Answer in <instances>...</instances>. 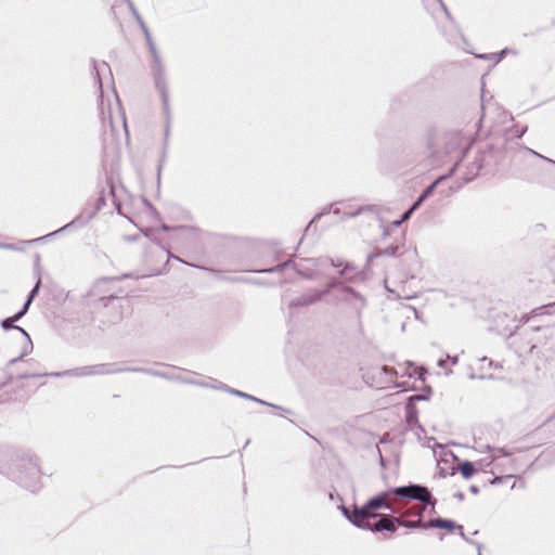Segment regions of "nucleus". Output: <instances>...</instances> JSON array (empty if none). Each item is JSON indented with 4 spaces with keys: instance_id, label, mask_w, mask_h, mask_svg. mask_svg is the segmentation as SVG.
<instances>
[{
    "instance_id": "nucleus-30",
    "label": "nucleus",
    "mask_w": 555,
    "mask_h": 555,
    "mask_svg": "<svg viewBox=\"0 0 555 555\" xmlns=\"http://www.w3.org/2000/svg\"><path fill=\"white\" fill-rule=\"evenodd\" d=\"M40 286H41V279L38 278L35 286L33 287V289L30 291L28 297H27V300L31 301L35 299V297L38 295L39 293V289H40Z\"/></svg>"
},
{
    "instance_id": "nucleus-19",
    "label": "nucleus",
    "mask_w": 555,
    "mask_h": 555,
    "mask_svg": "<svg viewBox=\"0 0 555 555\" xmlns=\"http://www.w3.org/2000/svg\"><path fill=\"white\" fill-rule=\"evenodd\" d=\"M92 64H93V70H94V78H95V81H96L99 90H100V96L102 99L103 98V85H102L101 75L104 72H108L111 74V68L106 62L96 63L95 61H92Z\"/></svg>"
},
{
    "instance_id": "nucleus-28",
    "label": "nucleus",
    "mask_w": 555,
    "mask_h": 555,
    "mask_svg": "<svg viewBox=\"0 0 555 555\" xmlns=\"http://www.w3.org/2000/svg\"><path fill=\"white\" fill-rule=\"evenodd\" d=\"M296 273L306 280H313L315 278V273L311 270H302L299 267L296 268Z\"/></svg>"
},
{
    "instance_id": "nucleus-25",
    "label": "nucleus",
    "mask_w": 555,
    "mask_h": 555,
    "mask_svg": "<svg viewBox=\"0 0 555 555\" xmlns=\"http://www.w3.org/2000/svg\"><path fill=\"white\" fill-rule=\"evenodd\" d=\"M126 371L146 373L149 375L157 376V377H162V378H166V379L173 378L171 375H169L165 372L156 371L153 369L135 367V369H127Z\"/></svg>"
},
{
    "instance_id": "nucleus-26",
    "label": "nucleus",
    "mask_w": 555,
    "mask_h": 555,
    "mask_svg": "<svg viewBox=\"0 0 555 555\" xmlns=\"http://www.w3.org/2000/svg\"><path fill=\"white\" fill-rule=\"evenodd\" d=\"M448 176H441L439 178H437L430 185H428L423 192L422 194L420 195L421 197V201H425L426 198H428L434 190L436 189L437 184L442 181L443 179H446Z\"/></svg>"
},
{
    "instance_id": "nucleus-10",
    "label": "nucleus",
    "mask_w": 555,
    "mask_h": 555,
    "mask_svg": "<svg viewBox=\"0 0 555 555\" xmlns=\"http://www.w3.org/2000/svg\"><path fill=\"white\" fill-rule=\"evenodd\" d=\"M527 126H519V125H514L509 130H507L506 132V138H505V144H506V147L509 146L511 149L513 147V145H515L517 147V150L519 152H525V153H528V154H531L538 158H541L545 162H548L553 165H555V160H552L541 154H539L538 152L533 151L532 149L530 147H527V146H524V145H519L518 143H509L508 142V138L511 139H520L526 132H527Z\"/></svg>"
},
{
    "instance_id": "nucleus-23",
    "label": "nucleus",
    "mask_w": 555,
    "mask_h": 555,
    "mask_svg": "<svg viewBox=\"0 0 555 555\" xmlns=\"http://www.w3.org/2000/svg\"><path fill=\"white\" fill-rule=\"evenodd\" d=\"M459 472L464 479H469L476 472L475 465L469 461H463L459 465Z\"/></svg>"
},
{
    "instance_id": "nucleus-34",
    "label": "nucleus",
    "mask_w": 555,
    "mask_h": 555,
    "mask_svg": "<svg viewBox=\"0 0 555 555\" xmlns=\"http://www.w3.org/2000/svg\"><path fill=\"white\" fill-rule=\"evenodd\" d=\"M430 389L428 390V393H421V395H414L409 398L410 403H412L414 400H428L429 399Z\"/></svg>"
},
{
    "instance_id": "nucleus-7",
    "label": "nucleus",
    "mask_w": 555,
    "mask_h": 555,
    "mask_svg": "<svg viewBox=\"0 0 555 555\" xmlns=\"http://www.w3.org/2000/svg\"><path fill=\"white\" fill-rule=\"evenodd\" d=\"M332 289H338L339 299L352 305L353 309L358 312L360 318L361 311L366 306L365 298L356 289L350 286L343 285L337 279H331L323 289H319L322 293V298L330 294Z\"/></svg>"
},
{
    "instance_id": "nucleus-17",
    "label": "nucleus",
    "mask_w": 555,
    "mask_h": 555,
    "mask_svg": "<svg viewBox=\"0 0 555 555\" xmlns=\"http://www.w3.org/2000/svg\"><path fill=\"white\" fill-rule=\"evenodd\" d=\"M427 525L430 526V528L444 529L447 531L457 530L459 527H461V525H457L455 521L441 517L429 519Z\"/></svg>"
},
{
    "instance_id": "nucleus-11",
    "label": "nucleus",
    "mask_w": 555,
    "mask_h": 555,
    "mask_svg": "<svg viewBox=\"0 0 555 555\" xmlns=\"http://www.w3.org/2000/svg\"><path fill=\"white\" fill-rule=\"evenodd\" d=\"M389 515L390 514H378V516L376 517L377 520L374 524L370 522L371 518H357V519L349 518L348 521L351 522L354 527H357L359 529L367 530L373 533H379V532L386 531Z\"/></svg>"
},
{
    "instance_id": "nucleus-20",
    "label": "nucleus",
    "mask_w": 555,
    "mask_h": 555,
    "mask_svg": "<svg viewBox=\"0 0 555 555\" xmlns=\"http://www.w3.org/2000/svg\"><path fill=\"white\" fill-rule=\"evenodd\" d=\"M376 253L377 258L379 257H393L398 258L403 255V245H390L386 248H382Z\"/></svg>"
},
{
    "instance_id": "nucleus-15",
    "label": "nucleus",
    "mask_w": 555,
    "mask_h": 555,
    "mask_svg": "<svg viewBox=\"0 0 555 555\" xmlns=\"http://www.w3.org/2000/svg\"><path fill=\"white\" fill-rule=\"evenodd\" d=\"M108 284L107 279H101L99 280L91 288L89 293L90 298H95L99 296V301L102 304V306L106 307L111 300L115 298L113 294H109L108 296H100L103 292L105 286Z\"/></svg>"
},
{
    "instance_id": "nucleus-46",
    "label": "nucleus",
    "mask_w": 555,
    "mask_h": 555,
    "mask_svg": "<svg viewBox=\"0 0 555 555\" xmlns=\"http://www.w3.org/2000/svg\"><path fill=\"white\" fill-rule=\"evenodd\" d=\"M440 5H441L447 18L450 21H453V17H452L450 11L448 10L447 5L443 2H441Z\"/></svg>"
},
{
    "instance_id": "nucleus-45",
    "label": "nucleus",
    "mask_w": 555,
    "mask_h": 555,
    "mask_svg": "<svg viewBox=\"0 0 555 555\" xmlns=\"http://www.w3.org/2000/svg\"><path fill=\"white\" fill-rule=\"evenodd\" d=\"M24 357V353H21L18 357L14 358V359H11L9 362H8V366H12L14 365L15 363L22 361Z\"/></svg>"
},
{
    "instance_id": "nucleus-35",
    "label": "nucleus",
    "mask_w": 555,
    "mask_h": 555,
    "mask_svg": "<svg viewBox=\"0 0 555 555\" xmlns=\"http://www.w3.org/2000/svg\"><path fill=\"white\" fill-rule=\"evenodd\" d=\"M507 49H503L500 53H491V57H493L494 64H498L502 61L503 56L506 54Z\"/></svg>"
},
{
    "instance_id": "nucleus-56",
    "label": "nucleus",
    "mask_w": 555,
    "mask_h": 555,
    "mask_svg": "<svg viewBox=\"0 0 555 555\" xmlns=\"http://www.w3.org/2000/svg\"><path fill=\"white\" fill-rule=\"evenodd\" d=\"M16 330L20 331L27 338L29 344H31L28 333L23 327L20 326V328Z\"/></svg>"
},
{
    "instance_id": "nucleus-59",
    "label": "nucleus",
    "mask_w": 555,
    "mask_h": 555,
    "mask_svg": "<svg viewBox=\"0 0 555 555\" xmlns=\"http://www.w3.org/2000/svg\"><path fill=\"white\" fill-rule=\"evenodd\" d=\"M447 359H439L437 365L440 367H446Z\"/></svg>"
},
{
    "instance_id": "nucleus-44",
    "label": "nucleus",
    "mask_w": 555,
    "mask_h": 555,
    "mask_svg": "<svg viewBox=\"0 0 555 555\" xmlns=\"http://www.w3.org/2000/svg\"><path fill=\"white\" fill-rule=\"evenodd\" d=\"M498 452H500L503 456H511L513 452L506 448H498Z\"/></svg>"
},
{
    "instance_id": "nucleus-21",
    "label": "nucleus",
    "mask_w": 555,
    "mask_h": 555,
    "mask_svg": "<svg viewBox=\"0 0 555 555\" xmlns=\"http://www.w3.org/2000/svg\"><path fill=\"white\" fill-rule=\"evenodd\" d=\"M405 421L410 427L417 426L421 430H424L423 427L418 424L417 410L413 403H406Z\"/></svg>"
},
{
    "instance_id": "nucleus-47",
    "label": "nucleus",
    "mask_w": 555,
    "mask_h": 555,
    "mask_svg": "<svg viewBox=\"0 0 555 555\" xmlns=\"http://www.w3.org/2000/svg\"><path fill=\"white\" fill-rule=\"evenodd\" d=\"M179 235L185 237L190 233V229L185 227H180L179 229Z\"/></svg>"
},
{
    "instance_id": "nucleus-53",
    "label": "nucleus",
    "mask_w": 555,
    "mask_h": 555,
    "mask_svg": "<svg viewBox=\"0 0 555 555\" xmlns=\"http://www.w3.org/2000/svg\"><path fill=\"white\" fill-rule=\"evenodd\" d=\"M447 360H450L451 364L455 365L457 363V361H459V358H457V356L451 357V356L448 354L447 356Z\"/></svg>"
},
{
    "instance_id": "nucleus-4",
    "label": "nucleus",
    "mask_w": 555,
    "mask_h": 555,
    "mask_svg": "<svg viewBox=\"0 0 555 555\" xmlns=\"http://www.w3.org/2000/svg\"><path fill=\"white\" fill-rule=\"evenodd\" d=\"M106 198L104 191L101 192L100 196L95 199L94 206L92 209L89 208V203L86 205V207L81 210V212L76 216L70 222L66 223L65 225L61 227L60 229L43 235L41 237H38L36 240L29 241V243L44 241L49 237L55 236L57 234L64 233L66 231L77 230L86 227L95 216L96 214L105 206Z\"/></svg>"
},
{
    "instance_id": "nucleus-55",
    "label": "nucleus",
    "mask_w": 555,
    "mask_h": 555,
    "mask_svg": "<svg viewBox=\"0 0 555 555\" xmlns=\"http://www.w3.org/2000/svg\"><path fill=\"white\" fill-rule=\"evenodd\" d=\"M402 223H403V221H401V219H399V220L392 221L389 227L390 228H399Z\"/></svg>"
},
{
    "instance_id": "nucleus-8",
    "label": "nucleus",
    "mask_w": 555,
    "mask_h": 555,
    "mask_svg": "<svg viewBox=\"0 0 555 555\" xmlns=\"http://www.w3.org/2000/svg\"><path fill=\"white\" fill-rule=\"evenodd\" d=\"M104 365H98V366H82L77 367L73 370H66L63 372H51V373H31L26 370L21 371L16 374V378L18 379H26V378H33V377H41V376H52V377H64V376H74V377H80V376H89V375H95V374H104L109 373V371L103 370Z\"/></svg>"
},
{
    "instance_id": "nucleus-16",
    "label": "nucleus",
    "mask_w": 555,
    "mask_h": 555,
    "mask_svg": "<svg viewBox=\"0 0 555 555\" xmlns=\"http://www.w3.org/2000/svg\"><path fill=\"white\" fill-rule=\"evenodd\" d=\"M555 312V301L548 305H544L541 307H538L533 309L530 314H524L520 317L519 322L521 324H526L529 322V320L533 317L543 315V314H551Z\"/></svg>"
},
{
    "instance_id": "nucleus-27",
    "label": "nucleus",
    "mask_w": 555,
    "mask_h": 555,
    "mask_svg": "<svg viewBox=\"0 0 555 555\" xmlns=\"http://www.w3.org/2000/svg\"><path fill=\"white\" fill-rule=\"evenodd\" d=\"M396 514H390L389 519L387 522L386 531L389 532H396L398 529V526H400L401 522V516H395Z\"/></svg>"
},
{
    "instance_id": "nucleus-6",
    "label": "nucleus",
    "mask_w": 555,
    "mask_h": 555,
    "mask_svg": "<svg viewBox=\"0 0 555 555\" xmlns=\"http://www.w3.org/2000/svg\"><path fill=\"white\" fill-rule=\"evenodd\" d=\"M149 51L153 59V78L156 90L160 94V99L164 103V109L168 114V88H167V81H166V73L165 67L162 61V57L157 51L156 44L152 38L151 31H146V35H144Z\"/></svg>"
},
{
    "instance_id": "nucleus-12",
    "label": "nucleus",
    "mask_w": 555,
    "mask_h": 555,
    "mask_svg": "<svg viewBox=\"0 0 555 555\" xmlns=\"http://www.w3.org/2000/svg\"><path fill=\"white\" fill-rule=\"evenodd\" d=\"M444 153L452 154L459 149L464 151L468 147V139L462 133V131H449L444 133Z\"/></svg>"
},
{
    "instance_id": "nucleus-18",
    "label": "nucleus",
    "mask_w": 555,
    "mask_h": 555,
    "mask_svg": "<svg viewBox=\"0 0 555 555\" xmlns=\"http://www.w3.org/2000/svg\"><path fill=\"white\" fill-rule=\"evenodd\" d=\"M227 392L231 393V395H234L236 397H240V398H244L246 400H251V401H255L259 404H262V405H267V406H270V408H274V409H278V410H283L285 411L282 406L280 405H275L273 403H269L264 400H261V399H258L249 393H246V392H243L241 390H237V389H234V388H227Z\"/></svg>"
},
{
    "instance_id": "nucleus-43",
    "label": "nucleus",
    "mask_w": 555,
    "mask_h": 555,
    "mask_svg": "<svg viewBox=\"0 0 555 555\" xmlns=\"http://www.w3.org/2000/svg\"><path fill=\"white\" fill-rule=\"evenodd\" d=\"M164 249L168 253V256H169V257L175 258L176 260H178V261H180V262H182V263H185L186 266L194 267V268H198L197 266H195V264H193V263H190V262H186V261L182 260V259H181V258H179V257L172 256V255L170 254V251H168L166 248H164Z\"/></svg>"
},
{
    "instance_id": "nucleus-14",
    "label": "nucleus",
    "mask_w": 555,
    "mask_h": 555,
    "mask_svg": "<svg viewBox=\"0 0 555 555\" xmlns=\"http://www.w3.org/2000/svg\"><path fill=\"white\" fill-rule=\"evenodd\" d=\"M322 300V293L319 289L310 288L300 296L292 299L288 304L289 308H299L314 305Z\"/></svg>"
},
{
    "instance_id": "nucleus-52",
    "label": "nucleus",
    "mask_w": 555,
    "mask_h": 555,
    "mask_svg": "<svg viewBox=\"0 0 555 555\" xmlns=\"http://www.w3.org/2000/svg\"><path fill=\"white\" fill-rule=\"evenodd\" d=\"M473 545L476 546L478 555H482V544L479 542H473Z\"/></svg>"
},
{
    "instance_id": "nucleus-29",
    "label": "nucleus",
    "mask_w": 555,
    "mask_h": 555,
    "mask_svg": "<svg viewBox=\"0 0 555 555\" xmlns=\"http://www.w3.org/2000/svg\"><path fill=\"white\" fill-rule=\"evenodd\" d=\"M1 327H2L4 331L20 328V326H18V325H15V324H14V322L12 321V319H11V318L3 319V320L1 321Z\"/></svg>"
},
{
    "instance_id": "nucleus-41",
    "label": "nucleus",
    "mask_w": 555,
    "mask_h": 555,
    "mask_svg": "<svg viewBox=\"0 0 555 555\" xmlns=\"http://www.w3.org/2000/svg\"><path fill=\"white\" fill-rule=\"evenodd\" d=\"M424 201H421V197L418 196L416 201L409 207L413 212L420 208V206L423 204Z\"/></svg>"
},
{
    "instance_id": "nucleus-36",
    "label": "nucleus",
    "mask_w": 555,
    "mask_h": 555,
    "mask_svg": "<svg viewBox=\"0 0 555 555\" xmlns=\"http://www.w3.org/2000/svg\"><path fill=\"white\" fill-rule=\"evenodd\" d=\"M0 248L7 249V250H17L18 249L17 246L12 243H0Z\"/></svg>"
},
{
    "instance_id": "nucleus-64",
    "label": "nucleus",
    "mask_w": 555,
    "mask_h": 555,
    "mask_svg": "<svg viewBox=\"0 0 555 555\" xmlns=\"http://www.w3.org/2000/svg\"><path fill=\"white\" fill-rule=\"evenodd\" d=\"M142 233L144 234V236L150 237L151 230H144L142 231Z\"/></svg>"
},
{
    "instance_id": "nucleus-49",
    "label": "nucleus",
    "mask_w": 555,
    "mask_h": 555,
    "mask_svg": "<svg viewBox=\"0 0 555 555\" xmlns=\"http://www.w3.org/2000/svg\"><path fill=\"white\" fill-rule=\"evenodd\" d=\"M30 305H31V301L26 299V301L24 302V305L20 311H22V313L26 314Z\"/></svg>"
},
{
    "instance_id": "nucleus-54",
    "label": "nucleus",
    "mask_w": 555,
    "mask_h": 555,
    "mask_svg": "<svg viewBox=\"0 0 555 555\" xmlns=\"http://www.w3.org/2000/svg\"><path fill=\"white\" fill-rule=\"evenodd\" d=\"M469 492L473 493V494H478L479 493V488L475 485H472L469 486Z\"/></svg>"
},
{
    "instance_id": "nucleus-61",
    "label": "nucleus",
    "mask_w": 555,
    "mask_h": 555,
    "mask_svg": "<svg viewBox=\"0 0 555 555\" xmlns=\"http://www.w3.org/2000/svg\"><path fill=\"white\" fill-rule=\"evenodd\" d=\"M121 122H122L125 130L127 131L126 116H125L124 112H121Z\"/></svg>"
},
{
    "instance_id": "nucleus-62",
    "label": "nucleus",
    "mask_w": 555,
    "mask_h": 555,
    "mask_svg": "<svg viewBox=\"0 0 555 555\" xmlns=\"http://www.w3.org/2000/svg\"><path fill=\"white\" fill-rule=\"evenodd\" d=\"M140 28L142 29L144 35H146V31H150V29H149L146 24H143L142 26H140Z\"/></svg>"
},
{
    "instance_id": "nucleus-2",
    "label": "nucleus",
    "mask_w": 555,
    "mask_h": 555,
    "mask_svg": "<svg viewBox=\"0 0 555 555\" xmlns=\"http://www.w3.org/2000/svg\"><path fill=\"white\" fill-rule=\"evenodd\" d=\"M0 474L31 492L41 487L37 459L21 451H12L1 457Z\"/></svg>"
},
{
    "instance_id": "nucleus-22",
    "label": "nucleus",
    "mask_w": 555,
    "mask_h": 555,
    "mask_svg": "<svg viewBox=\"0 0 555 555\" xmlns=\"http://www.w3.org/2000/svg\"><path fill=\"white\" fill-rule=\"evenodd\" d=\"M288 267H292L295 271H296V268H298V266L294 262V260L292 258L287 259L286 261L278 264V266H274V267H271V268H267V269H261V270H255L254 272H257V273H278V272H282L284 269L288 268Z\"/></svg>"
},
{
    "instance_id": "nucleus-37",
    "label": "nucleus",
    "mask_w": 555,
    "mask_h": 555,
    "mask_svg": "<svg viewBox=\"0 0 555 555\" xmlns=\"http://www.w3.org/2000/svg\"><path fill=\"white\" fill-rule=\"evenodd\" d=\"M126 3L128 4V8L130 12L132 13L133 17L139 14V11L137 10L134 3L131 0H126Z\"/></svg>"
},
{
    "instance_id": "nucleus-39",
    "label": "nucleus",
    "mask_w": 555,
    "mask_h": 555,
    "mask_svg": "<svg viewBox=\"0 0 555 555\" xmlns=\"http://www.w3.org/2000/svg\"><path fill=\"white\" fill-rule=\"evenodd\" d=\"M376 258H377V256H376V253H375V251H374V253L369 254V255H367V257H366L365 268H367V269H369V268L371 267V264H372L373 260H374V259H376Z\"/></svg>"
},
{
    "instance_id": "nucleus-51",
    "label": "nucleus",
    "mask_w": 555,
    "mask_h": 555,
    "mask_svg": "<svg viewBox=\"0 0 555 555\" xmlns=\"http://www.w3.org/2000/svg\"><path fill=\"white\" fill-rule=\"evenodd\" d=\"M453 496H454L456 500H459V501H463V500H464V498H465V494H464V492H462V491H457V492H455V493L453 494Z\"/></svg>"
},
{
    "instance_id": "nucleus-32",
    "label": "nucleus",
    "mask_w": 555,
    "mask_h": 555,
    "mask_svg": "<svg viewBox=\"0 0 555 555\" xmlns=\"http://www.w3.org/2000/svg\"><path fill=\"white\" fill-rule=\"evenodd\" d=\"M194 384H196L195 382H193ZM198 385H202V386H208V384H199L197 383ZM209 387L214 388V389H219V390H223V391H227V388H230L228 385L221 383V382H218L216 384H211L209 385Z\"/></svg>"
},
{
    "instance_id": "nucleus-3",
    "label": "nucleus",
    "mask_w": 555,
    "mask_h": 555,
    "mask_svg": "<svg viewBox=\"0 0 555 555\" xmlns=\"http://www.w3.org/2000/svg\"><path fill=\"white\" fill-rule=\"evenodd\" d=\"M391 495H393V493L390 492V489H388L370 498L362 506L353 504L352 511H349L344 505L339 506V509L341 511L343 515L346 517L347 520H349V518H376L379 514L378 509L383 508L389 511L391 514H398L402 516H422V511L403 513L400 503H398L397 500H391Z\"/></svg>"
},
{
    "instance_id": "nucleus-38",
    "label": "nucleus",
    "mask_w": 555,
    "mask_h": 555,
    "mask_svg": "<svg viewBox=\"0 0 555 555\" xmlns=\"http://www.w3.org/2000/svg\"><path fill=\"white\" fill-rule=\"evenodd\" d=\"M457 531H459L460 537H461L464 541H466L467 543L473 544V542H475L474 540L469 539V538L464 533L463 526L459 527Z\"/></svg>"
},
{
    "instance_id": "nucleus-63",
    "label": "nucleus",
    "mask_w": 555,
    "mask_h": 555,
    "mask_svg": "<svg viewBox=\"0 0 555 555\" xmlns=\"http://www.w3.org/2000/svg\"><path fill=\"white\" fill-rule=\"evenodd\" d=\"M170 229H171V228H170L169 225H167V224H163V225H162V230H163V231H169Z\"/></svg>"
},
{
    "instance_id": "nucleus-60",
    "label": "nucleus",
    "mask_w": 555,
    "mask_h": 555,
    "mask_svg": "<svg viewBox=\"0 0 555 555\" xmlns=\"http://www.w3.org/2000/svg\"><path fill=\"white\" fill-rule=\"evenodd\" d=\"M145 204L153 214H157L156 209L153 207V205L150 202L145 201Z\"/></svg>"
},
{
    "instance_id": "nucleus-9",
    "label": "nucleus",
    "mask_w": 555,
    "mask_h": 555,
    "mask_svg": "<svg viewBox=\"0 0 555 555\" xmlns=\"http://www.w3.org/2000/svg\"><path fill=\"white\" fill-rule=\"evenodd\" d=\"M339 205H340V203H336V204L332 205L328 210L327 209H323L320 214L315 215L314 218L309 222V224L307 225L305 231L309 230L311 223L314 220L319 219L321 216H323L325 214H328L330 211H332L334 215H337V216L343 214V217H341L343 219L353 218V217L362 215V214H364L366 211H371V212H374V214H378L379 212V208L376 205L359 206L356 209H351V206L348 205V206H346V209L344 211L341 210Z\"/></svg>"
},
{
    "instance_id": "nucleus-31",
    "label": "nucleus",
    "mask_w": 555,
    "mask_h": 555,
    "mask_svg": "<svg viewBox=\"0 0 555 555\" xmlns=\"http://www.w3.org/2000/svg\"><path fill=\"white\" fill-rule=\"evenodd\" d=\"M479 362H487V366L489 369L491 367H494V369H502V364H499V363H494L491 359L487 358V357H482V358H479L478 359Z\"/></svg>"
},
{
    "instance_id": "nucleus-5",
    "label": "nucleus",
    "mask_w": 555,
    "mask_h": 555,
    "mask_svg": "<svg viewBox=\"0 0 555 555\" xmlns=\"http://www.w3.org/2000/svg\"><path fill=\"white\" fill-rule=\"evenodd\" d=\"M390 492L397 498L398 503L403 507L404 503L410 501H417L424 505L430 506L435 511L437 500L431 494L430 490L420 483H409L406 486L390 488Z\"/></svg>"
},
{
    "instance_id": "nucleus-48",
    "label": "nucleus",
    "mask_w": 555,
    "mask_h": 555,
    "mask_svg": "<svg viewBox=\"0 0 555 555\" xmlns=\"http://www.w3.org/2000/svg\"><path fill=\"white\" fill-rule=\"evenodd\" d=\"M513 477H515V476H514V475H507V476H505V478H513ZM503 479H504V477H495V478H493V480L491 481V483H492V485L500 483V482H502V481H503Z\"/></svg>"
},
{
    "instance_id": "nucleus-1",
    "label": "nucleus",
    "mask_w": 555,
    "mask_h": 555,
    "mask_svg": "<svg viewBox=\"0 0 555 555\" xmlns=\"http://www.w3.org/2000/svg\"><path fill=\"white\" fill-rule=\"evenodd\" d=\"M504 157L501 145L490 142H479L462 151V155L450 169L452 175L459 171L462 180L467 183L473 181L480 172L494 173Z\"/></svg>"
},
{
    "instance_id": "nucleus-33",
    "label": "nucleus",
    "mask_w": 555,
    "mask_h": 555,
    "mask_svg": "<svg viewBox=\"0 0 555 555\" xmlns=\"http://www.w3.org/2000/svg\"><path fill=\"white\" fill-rule=\"evenodd\" d=\"M162 104L164 105V103L162 102ZM163 112L164 114L166 115V118H167V125H166V128H165V140L167 141L168 137H169V132H170V125H169V120H170V107L168 106V114L165 112V109L163 108Z\"/></svg>"
},
{
    "instance_id": "nucleus-57",
    "label": "nucleus",
    "mask_w": 555,
    "mask_h": 555,
    "mask_svg": "<svg viewBox=\"0 0 555 555\" xmlns=\"http://www.w3.org/2000/svg\"><path fill=\"white\" fill-rule=\"evenodd\" d=\"M377 452L379 454V464H380L382 467H385V459L382 455V452H380L379 448H377Z\"/></svg>"
},
{
    "instance_id": "nucleus-50",
    "label": "nucleus",
    "mask_w": 555,
    "mask_h": 555,
    "mask_svg": "<svg viewBox=\"0 0 555 555\" xmlns=\"http://www.w3.org/2000/svg\"><path fill=\"white\" fill-rule=\"evenodd\" d=\"M25 314L22 313V311H18L17 313H15L13 317H11L12 321L15 323L17 321H20Z\"/></svg>"
},
{
    "instance_id": "nucleus-58",
    "label": "nucleus",
    "mask_w": 555,
    "mask_h": 555,
    "mask_svg": "<svg viewBox=\"0 0 555 555\" xmlns=\"http://www.w3.org/2000/svg\"><path fill=\"white\" fill-rule=\"evenodd\" d=\"M477 57L481 60H493V57H491V54H478Z\"/></svg>"
},
{
    "instance_id": "nucleus-42",
    "label": "nucleus",
    "mask_w": 555,
    "mask_h": 555,
    "mask_svg": "<svg viewBox=\"0 0 555 555\" xmlns=\"http://www.w3.org/2000/svg\"><path fill=\"white\" fill-rule=\"evenodd\" d=\"M413 214H414V212H413L410 208H409V209H406V210L402 214V216H401V218H400V219H401V221H403V222L408 221V220L412 217V215H413Z\"/></svg>"
},
{
    "instance_id": "nucleus-24",
    "label": "nucleus",
    "mask_w": 555,
    "mask_h": 555,
    "mask_svg": "<svg viewBox=\"0 0 555 555\" xmlns=\"http://www.w3.org/2000/svg\"><path fill=\"white\" fill-rule=\"evenodd\" d=\"M401 527L408 529H430V526L427 525V521L422 520H406L401 517Z\"/></svg>"
},
{
    "instance_id": "nucleus-13",
    "label": "nucleus",
    "mask_w": 555,
    "mask_h": 555,
    "mask_svg": "<svg viewBox=\"0 0 555 555\" xmlns=\"http://www.w3.org/2000/svg\"><path fill=\"white\" fill-rule=\"evenodd\" d=\"M309 261H311L314 266H317V264H330L333 268L344 267L339 271V275L346 278V280L349 281V282L354 281V279L352 276H348V272H354L356 269H357L354 267V264H352L350 262L344 263V261L341 259H336L335 260V259L327 258V257H324V258H322V257L321 258H311V259H309Z\"/></svg>"
},
{
    "instance_id": "nucleus-40",
    "label": "nucleus",
    "mask_w": 555,
    "mask_h": 555,
    "mask_svg": "<svg viewBox=\"0 0 555 555\" xmlns=\"http://www.w3.org/2000/svg\"><path fill=\"white\" fill-rule=\"evenodd\" d=\"M390 227H386L384 224H380V229H382V240H386L389 234H390V230H389Z\"/></svg>"
}]
</instances>
